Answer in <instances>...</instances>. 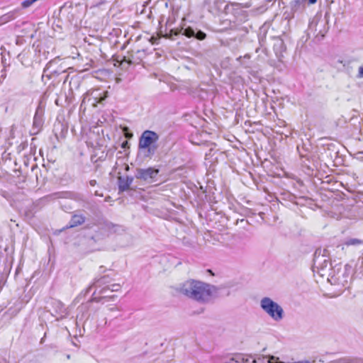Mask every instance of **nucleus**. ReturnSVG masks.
I'll return each mask as SVG.
<instances>
[{
	"instance_id": "20",
	"label": "nucleus",
	"mask_w": 363,
	"mask_h": 363,
	"mask_svg": "<svg viewBox=\"0 0 363 363\" xmlns=\"http://www.w3.org/2000/svg\"><path fill=\"white\" fill-rule=\"evenodd\" d=\"M52 303L56 307V312H62L64 306L61 301L54 300Z\"/></svg>"
},
{
	"instance_id": "17",
	"label": "nucleus",
	"mask_w": 363,
	"mask_h": 363,
	"mask_svg": "<svg viewBox=\"0 0 363 363\" xmlns=\"http://www.w3.org/2000/svg\"><path fill=\"white\" fill-rule=\"evenodd\" d=\"M295 12L292 11L291 9H289V7H286V10L284 12L283 17L287 21H291L294 18Z\"/></svg>"
},
{
	"instance_id": "29",
	"label": "nucleus",
	"mask_w": 363,
	"mask_h": 363,
	"mask_svg": "<svg viewBox=\"0 0 363 363\" xmlns=\"http://www.w3.org/2000/svg\"><path fill=\"white\" fill-rule=\"evenodd\" d=\"M76 199H82V198H81V195H77V197H76Z\"/></svg>"
},
{
	"instance_id": "13",
	"label": "nucleus",
	"mask_w": 363,
	"mask_h": 363,
	"mask_svg": "<svg viewBox=\"0 0 363 363\" xmlns=\"http://www.w3.org/2000/svg\"><path fill=\"white\" fill-rule=\"evenodd\" d=\"M16 17V11H11L8 13H6L3 15L0 20L1 23H5L6 22H9L11 21L12 19H14Z\"/></svg>"
},
{
	"instance_id": "28",
	"label": "nucleus",
	"mask_w": 363,
	"mask_h": 363,
	"mask_svg": "<svg viewBox=\"0 0 363 363\" xmlns=\"http://www.w3.org/2000/svg\"><path fill=\"white\" fill-rule=\"evenodd\" d=\"M317 0H308L309 4H314L316 3Z\"/></svg>"
},
{
	"instance_id": "30",
	"label": "nucleus",
	"mask_w": 363,
	"mask_h": 363,
	"mask_svg": "<svg viewBox=\"0 0 363 363\" xmlns=\"http://www.w3.org/2000/svg\"><path fill=\"white\" fill-rule=\"evenodd\" d=\"M105 290H106V289H105V288L102 289V290L100 291V293H101V294L104 293Z\"/></svg>"
},
{
	"instance_id": "22",
	"label": "nucleus",
	"mask_w": 363,
	"mask_h": 363,
	"mask_svg": "<svg viewBox=\"0 0 363 363\" xmlns=\"http://www.w3.org/2000/svg\"><path fill=\"white\" fill-rule=\"evenodd\" d=\"M269 363H278V362H282L281 361L279 360L278 357H276L274 356H271L269 359Z\"/></svg>"
},
{
	"instance_id": "2",
	"label": "nucleus",
	"mask_w": 363,
	"mask_h": 363,
	"mask_svg": "<svg viewBox=\"0 0 363 363\" xmlns=\"http://www.w3.org/2000/svg\"><path fill=\"white\" fill-rule=\"evenodd\" d=\"M261 308L274 320L283 319L284 312L282 307L269 297H264L260 301Z\"/></svg>"
},
{
	"instance_id": "10",
	"label": "nucleus",
	"mask_w": 363,
	"mask_h": 363,
	"mask_svg": "<svg viewBox=\"0 0 363 363\" xmlns=\"http://www.w3.org/2000/svg\"><path fill=\"white\" fill-rule=\"evenodd\" d=\"M134 180V177L131 176H127L125 178L119 177H118V189L120 191H125L130 189V186Z\"/></svg>"
},
{
	"instance_id": "23",
	"label": "nucleus",
	"mask_w": 363,
	"mask_h": 363,
	"mask_svg": "<svg viewBox=\"0 0 363 363\" xmlns=\"http://www.w3.org/2000/svg\"><path fill=\"white\" fill-rule=\"evenodd\" d=\"M358 78H362L363 77V65L362 67H359L358 70V74L357 76Z\"/></svg>"
},
{
	"instance_id": "1",
	"label": "nucleus",
	"mask_w": 363,
	"mask_h": 363,
	"mask_svg": "<svg viewBox=\"0 0 363 363\" xmlns=\"http://www.w3.org/2000/svg\"><path fill=\"white\" fill-rule=\"evenodd\" d=\"M159 135L152 130H145L139 138L138 148L144 158L151 159L156 153Z\"/></svg>"
},
{
	"instance_id": "27",
	"label": "nucleus",
	"mask_w": 363,
	"mask_h": 363,
	"mask_svg": "<svg viewBox=\"0 0 363 363\" xmlns=\"http://www.w3.org/2000/svg\"><path fill=\"white\" fill-rule=\"evenodd\" d=\"M108 310H109L110 311H117V310H118V309L117 308L112 307V308H108Z\"/></svg>"
},
{
	"instance_id": "11",
	"label": "nucleus",
	"mask_w": 363,
	"mask_h": 363,
	"mask_svg": "<svg viewBox=\"0 0 363 363\" xmlns=\"http://www.w3.org/2000/svg\"><path fill=\"white\" fill-rule=\"evenodd\" d=\"M85 222V217L82 215L74 214L72 216L69 225L67 226V228L77 227L83 224Z\"/></svg>"
},
{
	"instance_id": "34",
	"label": "nucleus",
	"mask_w": 363,
	"mask_h": 363,
	"mask_svg": "<svg viewBox=\"0 0 363 363\" xmlns=\"http://www.w3.org/2000/svg\"><path fill=\"white\" fill-rule=\"evenodd\" d=\"M313 24H314V22H312V23H311V26L312 27V26H313Z\"/></svg>"
},
{
	"instance_id": "25",
	"label": "nucleus",
	"mask_w": 363,
	"mask_h": 363,
	"mask_svg": "<svg viewBox=\"0 0 363 363\" xmlns=\"http://www.w3.org/2000/svg\"><path fill=\"white\" fill-rule=\"evenodd\" d=\"M113 228H114V232L116 233H118L119 232L120 230H123V229L122 228L121 226H119V225H113Z\"/></svg>"
},
{
	"instance_id": "5",
	"label": "nucleus",
	"mask_w": 363,
	"mask_h": 363,
	"mask_svg": "<svg viewBox=\"0 0 363 363\" xmlns=\"http://www.w3.org/2000/svg\"><path fill=\"white\" fill-rule=\"evenodd\" d=\"M179 34H182L187 38L194 37L198 40H204L206 37V34L201 31L198 30L195 32L194 30L191 27H187L186 28H174L171 29L169 33H166V38L173 39L174 36H177Z\"/></svg>"
},
{
	"instance_id": "26",
	"label": "nucleus",
	"mask_w": 363,
	"mask_h": 363,
	"mask_svg": "<svg viewBox=\"0 0 363 363\" xmlns=\"http://www.w3.org/2000/svg\"><path fill=\"white\" fill-rule=\"evenodd\" d=\"M89 184L92 186H95L96 184V181L94 180V179H92V180H90L89 181Z\"/></svg>"
},
{
	"instance_id": "33",
	"label": "nucleus",
	"mask_w": 363,
	"mask_h": 363,
	"mask_svg": "<svg viewBox=\"0 0 363 363\" xmlns=\"http://www.w3.org/2000/svg\"><path fill=\"white\" fill-rule=\"evenodd\" d=\"M89 92H86V93L85 94V96H87V95H89Z\"/></svg>"
},
{
	"instance_id": "21",
	"label": "nucleus",
	"mask_w": 363,
	"mask_h": 363,
	"mask_svg": "<svg viewBox=\"0 0 363 363\" xmlns=\"http://www.w3.org/2000/svg\"><path fill=\"white\" fill-rule=\"evenodd\" d=\"M121 289V285L119 284H113L108 287V289L111 291H118Z\"/></svg>"
},
{
	"instance_id": "31",
	"label": "nucleus",
	"mask_w": 363,
	"mask_h": 363,
	"mask_svg": "<svg viewBox=\"0 0 363 363\" xmlns=\"http://www.w3.org/2000/svg\"><path fill=\"white\" fill-rule=\"evenodd\" d=\"M279 4H280V3H281V4H284V1H283V0H279Z\"/></svg>"
},
{
	"instance_id": "14",
	"label": "nucleus",
	"mask_w": 363,
	"mask_h": 363,
	"mask_svg": "<svg viewBox=\"0 0 363 363\" xmlns=\"http://www.w3.org/2000/svg\"><path fill=\"white\" fill-rule=\"evenodd\" d=\"M107 279V277L106 276H104V277H101V278H99V279H94V283L89 286V288L87 289V292H89L90 291V289H91L92 286H101V284H106V282H108V281L106 280Z\"/></svg>"
},
{
	"instance_id": "9",
	"label": "nucleus",
	"mask_w": 363,
	"mask_h": 363,
	"mask_svg": "<svg viewBox=\"0 0 363 363\" xmlns=\"http://www.w3.org/2000/svg\"><path fill=\"white\" fill-rule=\"evenodd\" d=\"M143 52L138 50L136 51L131 50L128 52L126 56L123 58V62H127L128 65L139 64L142 60V55Z\"/></svg>"
},
{
	"instance_id": "32",
	"label": "nucleus",
	"mask_w": 363,
	"mask_h": 363,
	"mask_svg": "<svg viewBox=\"0 0 363 363\" xmlns=\"http://www.w3.org/2000/svg\"><path fill=\"white\" fill-rule=\"evenodd\" d=\"M67 77H68V75H66V77H65V82L67 80Z\"/></svg>"
},
{
	"instance_id": "3",
	"label": "nucleus",
	"mask_w": 363,
	"mask_h": 363,
	"mask_svg": "<svg viewBox=\"0 0 363 363\" xmlns=\"http://www.w3.org/2000/svg\"><path fill=\"white\" fill-rule=\"evenodd\" d=\"M196 288L194 301L201 303L208 302L216 289L214 286L201 281H198Z\"/></svg>"
},
{
	"instance_id": "7",
	"label": "nucleus",
	"mask_w": 363,
	"mask_h": 363,
	"mask_svg": "<svg viewBox=\"0 0 363 363\" xmlns=\"http://www.w3.org/2000/svg\"><path fill=\"white\" fill-rule=\"evenodd\" d=\"M198 280L189 279L181 284L177 288V291L189 298L194 300Z\"/></svg>"
},
{
	"instance_id": "24",
	"label": "nucleus",
	"mask_w": 363,
	"mask_h": 363,
	"mask_svg": "<svg viewBox=\"0 0 363 363\" xmlns=\"http://www.w3.org/2000/svg\"><path fill=\"white\" fill-rule=\"evenodd\" d=\"M96 292H94L92 295V296H94ZM103 298L102 297H99V298H96V297H92L91 301H95V302H99Z\"/></svg>"
},
{
	"instance_id": "18",
	"label": "nucleus",
	"mask_w": 363,
	"mask_h": 363,
	"mask_svg": "<svg viewBox=\"0 0 363 363\" xmlns=\"http://www.w3.org/2000/svg\"><path fill=\"white\" fill-rule=\"evenodd\" d=\"M43 124V120L40 115H38V113L36 112L34 118H33V126L39 128L42 126Z\"/></svg>"
},
{
	"instance_id": "4",
	"label": "nucleus",
	"mask_w": 363,
	"mask_h": 363,
	"mask_svg": "<svg viewBox=\"0 0 363 363\" xmlns=\"http://www.w3.org/2000/svg\"><path fill=\"white\" fill-rule=\"evenodd\" d=\"M160 169L154 167L136 168L135 177L145 184H152L157 180Z\"/></svg>"
},
{
	"instance_id": "6",
	"label": "nucleus",
	"mask_w": 363,
	"mask_h": 363,
	"mask_svg": "<svg viewBox=\"0 0 363 363\" xmlns=\"http://www.w3.org/2000/svg\"><path fill=\"white\" fill-rule=\"evenodd\" d=\"M60 58H55L50 60L45 66L43 70V77H47L49 79L53 77L58 76L66 72L65 68L58 65Z\"/></svg>"
},
{
	"instance_id": "19",
	"label": "nucleus",
	"mask_w": 363,
	"mask_h": 363,
	"mask_svg": "<svg viewBox=\"0 0 363 363\" xmlns=\"http://www.w3.org/2000/svg\"><path fill=\"white\" fill-rule=\"evenodd\" d=\"M97 93H98L97 90L93 91H91V95L94 94V98L95 103H102V101L104 100H105V99L106 98V95H105L103 97L100 96L99 99H98L100 94H98Z\"/></svg>"
},
{
	"instance_id": "12",
	"label": "nucleus",
	"mask_w": 363,
	"mask_h": 363,
	"mask_svg": "<svg viewBox=\"0 0 363 363\" xmlns=\"http://www.w3.org/2000/svg\"><path fill=\"white\" fill-rule=\"evenodd\" d=\"M306 0H294L289 5V9H291L295 13L304 7Z\"/></svg>"
},
{
	"instance_id": "15",
	"label": "nucleus",
	"mask_w": 363,
	"mask_h": 363,
	"mask_svg": "<svg viewBox=\"0 0 363 363\" xmlns=\"http://www.w3.org/2000/svg\"><path fill=\"white\" fill-rule=\"evenodd\" d=\"M325 25H326L325 21H318L317 23H315V27L319 28V30H318L317 35H320L322 37H323L325 35V33L327 32V30L325 28H324V30H322L320 28L325 27Z\"/></svg>"
},
{
	"instance_id": "8",
	"label": "nucleus",
	"mask_w": 363,
	"mask_h": 363,
	"mask_svg": "<svg viewBox=\"0 0 363 363\" xmlns=\"http://www.w3.org/2000/svg\"><path fill=\"white\" fill-rule=\"evenodd\" d=\"M327 250H323V252L320 249H318L315 250L314 253L313 263L314 266L318 269H320L324 270L325 268L330 265V262L326 259Z\"/></svg>"
},
{
	"instance_id": "16",
	"label": "nucleus",
	"mask_w": 363,
	"mask_h": 363,
	"mask_svg": "<svg viewBox=\"0 0 363 363\" xmlns=\"http://www.w3.org/2000/svg\"><path fill=\"white\" fill-rule=\"evenodd\" d=\"M363 244V240L358 238H350L345 242V245H359Z\"/></svg>"
}]
</instances>
